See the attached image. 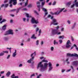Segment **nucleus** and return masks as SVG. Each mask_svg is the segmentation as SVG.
<instances>
[{
	"instance_id": "4468645a",
	"label": "nucleus",
	"mask_w": 78,
	"mask_h": 78,
	"mask_svg": "<svg viewBox=\"0 0 78 78\" xmlns=\"http://www.w3.org/2000/svg\"><path fill=\"white\" fill-rule=\"evenodd\" d=\"M32 39H36V37H35V34H33L31 37Z\"/></svg>"
},
{
	"instance_id": "412c9836",
	"label": "nucleus",
	"mask_w": 78,
	"mask_h": 78,
	"mask_svg": "<svg viewBox=\"0 0 78 78\" xmlns=\"http://www.w3.org/2000/svg\"><path fill=\"white\" fill-rule=\"evenodd\" d=\"M41 62H42H42H45V63H47V62H48V61L47 60H46L45 59H44L42 60Z\"/></svg>"
},
{
	"instance_id": "338daca9",
	"label": "nucleus",
	"mask_w": 78,
	"mask_h": 78,
	"mask_svg": "<svg viewBox=\"0 0 78 78\" xmlns=\"http://www.w3.org/2000/svg\"><path fill=\"white\" fill-rule=\"evenodd\" d=\"M10 23H12V22H13V20H10Z\"/></svg>"
},
{
	"instance_id": "20e7f679",
	"label": "nucleus",
	"mask_w": 78,
	"mask_h": 78,
	"mask_svg": "<svg viewBox=\"0 0 78 78\" xmlns=\"http://www.w3.org/2000/svg\"><path fill=\"white\" fill-rule=\"evenodd\" d=\"M64 9H65V8H63L61 9L60 8H58V10L57 11L55 12V15H59L61 12H62Z\"/></svg>"
},
{
	"instance_id": "774afa93",
	"label": "nucleus",
	"mask_w": 78,
	"mask_h": 78,
	"mask_svg": "<svg viewBox=\"0 0 78 78\" xmlns=\"http://www.w3.org/2000/svg\"><path fill=\"white\" fill-rule=\"evenodd\" d=\"M48 5H51V2H49L48 4Z\"/></svg>"
},
{
	"instance_id": "49530a36",
	"label": "nucleus",
	"mask_w": 78,
	"mask_h": 78,
	"mask_svg": "<svg viewBox=\"0 0 78 78\" xmlns=\"http://www.w3.org/2000/svg\"><path fill=\"white\" fill-rule=\"evenodd\" d=\"M9 58H10V55H8L7 57V59H9Z\"/></svg>"
},
{
	"instance_id": "58836bf2",
	"label": "nucleus",
	"mask_w": 78,
	"mask_h": 78,
	"mask_svg": "<svg viewBox=\"0 0 78 78\" xmlns=\"http://www.w3.org/2000/svg\"><path fill=\"white\" fill-rule=\"evenodd\" d=\"M41 76H42V74H39L37 76V78H40V77H41Z\"/></svg>"
},
{
	"instance_id": "5fc2aeb1",
	"label": "nucleus",
	"mask_w": 78,
	"mask_h": 78,
	"mask_svg": "<svg viewBox=\"0 0 78 78\" xmlns=\"http://www.w3.org/2000/svg\"><path fill=\"white\" fill-rule=\"evenodd\" d=\"M27 5H28V2H26L25 3V6H27Z\"/></svg>"
},
{
	"instance_id": "72a5a7b5",
	"label": "nucleus",
	"mask_w": 78,
	"mask_h": 78,
	"mask_svg": "<svg viewBox=\"0 0 78 78\" xmlns=\"http://www.w3.org/2000/svg\"><path fill=\"white\" fill-rule=\"evenodd\" d=\"M21 9V8H20L19 9H17L16 10V12L17 13H18L19 12V10Z\"/></svg>"
},
{
	"instance_id": "dca6fc26",
	"label": "nucleus",
	"mask_w": 78,
	"mask_h": 78,
	"mask_svg": "<svg viewBox=\"0 0 78 78\" xmlns=\"http://www.w3.org/2000/svg\"><path fill=\"white\" fill-rule=\"evenodd\" d=\"M10 74H11V72L9 71H8L6 74V76L8 77H9V76L10 75Z\"/></svg>"
},
{
	"instance_id": "6e6d98bb",
	"label": "nucleus",
	"mask_w": 78,
	"mask_h": 78,
	"mask_svg": "<svg viewBox=\"0 0 78 78\" xmlns=\"http://www.w3.org/2000/svg\"><path fill=\"white\" fill-rule=\"evenodd\" d=\"M5 73V71H1L0 72L1 74H3Z\"/></svg>"
},
{
	"instance_id": "6e6552de",
	"label": "nucleus",
	"mask_w": 78,
	"mask_h": 78,
	"mask_svg": "<svg viewBox=\"0 0 78 78\" xmlns=\"http://www.w3.org/2000/svg\"><path fill=\"white\" fill-rule=\"evenodd\" d=\"M13 2V5H16L17 4V0H10L9 1V4H11Z\"/></svg>"
},
{
	"instance_id": "a211bd4d",
	"label": "nucleus",
	"mask_w": 78,
	"mask_h": 78,
	"mask_svg": "<svg viewBox=\"0 0 78 78\" xmlns=\"http://www.w3.org/2000/svg\"><path fill=\"white\" fill-rule=\"evenodd\" d=\"M54 45H58V42L55 40L54 41Z\"/></svg>"
},
{
	"instance_id": "864d4df0",
	"label": "nucleus",
	"mask_w": 78,
	"mask_h": 78,
	"mask_svg": "<svg viewBox=\"0 0 78 78\" xmlns=\"http://www.w3.org/2000/svg\"><path fill=\"white\" fill-rule=\"evenodd\" d=\"M44 44V42H43V41H41V45H43V44Z\"/></svg>"
},
{
	"instance_id": "5701e85b",
	"label": "nucleus",
	"mask_w": 78,
	"mask_h": 78,
	"mask_svg": "<svg viewBox=\"0 0 78 78\" xmlns=\"http://www.w3.org/2000/svg\"><path fill=\"white\" fill-rule=\"evenodd\" d=\"M45 1L42 2H41V6L42 7L44 6V5H45Z\"/></svg>"
},
{
	"instance_id": "8fccbe9b",
	"label": "nucleus",
	"mask_w": 78,
	"mask_h": 78,
	"mask_svg": "<svg viewBox=\"0 0 78 78\" xmlns=\"http://www.w3.org/2000/svg\"><path fill=\"white\" fill-rule=\"evenodd\" d=\"M71 70V69H68L66 71V72H70Z\"/></svg>"
},
{
	"instance_id": "c756f323",
	"label": "nucleus",
	"mask_w": 78,
	"mask_h": 78,
	"mask_svg": "<svg viewBox=\"0 0 78 78\" xmlns=\"http://www.w3.org/2000/svg\"><path fill=\"white\" fill-rule=\"evenodd\" d=\"M5 55V54L3 52H1L0 53V56H2Z\"/></svg>"
},
{
	"instance_id": "e433bc0d",
	"label": "nucleus",
	"mask_w": 78,
	"mask_h": 78,
	"mask_svg": "<svg viewBox=\"0 0 78 78\" xmlns=\"http://www.w3.org/2000/svg\"><path fill=\"white\" fill-rule=\"evenodd\" d=\"M59 42L60 44H62V40L61 39L59 40Z\"/></svg>"
},
{
	"instance_id": "7ed1b4c3",
	"label": "nucleus",
	"mask_w": 78,
	"mask_h": 78,
	"mask_svg": "<svg viewBox=\"0 0 78 78\" xmlns=\"http://www.w3.org/2000/svg\"><path fill=\"white\" fill-rule=\"evenodd\" d=\"M48 18H50L51 19H52V22L51 23V25H58V23L57 22V20L56 19H53L54 16H51L50 15H49L48 16Z\"/></svg>"
},
{
	"instance_id": "ea45409f",
	"label": "nucleus",
	"mask_w": 78,
	"mask_h": 78,
	"mask_svg": "<svg viewBox=\"0 0 78 78\" xmlns=\"http://www.w3.org/2000/svg\"><path fill=\"white\" fill-rule=\"evenodd\" d=\"M2 52L4 53H8V51H2Z\"/></svg>"
},
{
	"instance_id": "9d476101",
	"label": "nucleus",
	"mask_w": 78,
	"mask_h": 78,
	"mask_svg": "<svg viewBox=\"0 0 78 78\" xmlns=\"http://www.w3.org/2000/svg\"><path fill=\"white\" fill-rule=\"evenodd\" d=\"M72 65L75 66L76 67L78 66V61H74L72 62Z\"/></svg>"
},
{
	"instance_id": "3c124183",
	"label": "nucleus",
	"mask_w": 78,
	"mask_h": 78,
	"mask_svg": "<svg viewBox=\"0 0 78 78\" xmlns=\"http://www.w3.org/2000/svg\"><path fill=\"white\" fill-rule=\"evenodd\" d=\"M23 66V65H22V64H20L19 66V67H22Z\"/></svg>"
},
{
	"instance_id": "2f4dec72",
	"label": "nucleus",
	"mask_w": 78,
	"mask_h": 78,
	"mask_svg": "<svg viewBox=\"0 0 78 78\" xmlns=\"http://www.w3.org/2000/svg\"><path fill=\"white\" fill-rule=\"evenodd\" d=\"M3 39H4V40H5V41H8V38L7 37H4Z\"/></svg>"
},
{
	"instance_id": "423d86ee",
	"label": "nucleus",
	"mask_w": 78,
	"mask_h": 78,
	"mask_svg": "<svg viewBox=\"0 0 78 78\" xmlns=\"http://www.w3.org/2000/svg\"><path fill=\"white\" fill-rule=\"evenodd\" d=\"M13 30H9L8 31L6 32L4 34V35H7L8 34H13Z\"/></svg>"
},
{
	"instance_id": "a878e982",
	"label": "nucleus",
	"mask_w": 78,
	"mask_h": 78,
	"mask_svg": "<svg viewBox=\"0 0 78 78\" xmlns=\"http://www.w3.org/2000/svg\"><path fill=\"white\" fill-rule=\"evenodd\" d=\"M41 32H42V30H41V29H40L39 31V33L38 34L39 36H41Z\"/></svg>"
},
{
	"instance_id": "1a4fd4ad",
	"label": "nucleus",
	"mask_w": 78,
	"mask_h": 78,
	"mask_svg": "<svg viewBox=\"0 0 78 78\" xmlns=\"http://www.w3.org/2000/svg\"><path fill=\"white\" fill-rule=\"evenodd\" d=\"M41 8L43 11H44V12H45V13L44 15V17H45V16H46L48 14V12H47V10L45 8H43V7H42Z\"/></svg>"
},
{
	"instance_id": "ddd939ff",
	"label": "nucleus",
	"mask_w": 78,
	"mask_h": 78,
	"mask_svg": "<svg viewBox=\"0 0 78 78\" xmlns=\"http://www.w3.org/2000/svg\"><path fill=\"white\" fill-rule=\"evenodd\" d=\"M77 0H75L74 2V3L75 4V5H76V7H78V2H77Z\"/></svg>"
},
{
	"instance_id": "680f3d73",
	"label": "nucleus",
	"mask_w": 78,
	"mask_h": 78,
	"mask_svg": "<svg viewBox=\"0 0 78 78\" xmlns=\"http://www.w3.org/2000/svg\"><path fill=\"white\" fill-rule=\"evenodd\" d=\"M26 20V19H25V18H23V22H25Z\"/></svg>"
},
{
	"instance_id": "7c9ffc66",
	"label": "nucleus",
	"mask_w": 78,
	"mask_h": 78,
	"mask_svg": "<svg viewBox=\"0 0 78 78\" xmlns=\"http://www.w3.org/2000/svg\"><path fill=\"white\" fill-rule=\"evenodd\" d=\"M33 6V5L31 4H30L28 6V8H32V7Z\"/></svg>"
},
{
	"instance_id": "473e14b6",
	"label": "nucleus",
	"mask_w": 78,
	"mask_h": 78,
	"mask_svg": "<svg viewBox=\"0 0 78 78\" xmlns=\"http://www.w3.org/2000/svg\"><path fill=\"white\" fill-rule=\"evenodd\" d=\"M66 44H71V43H70V40H68L67 41V42L66 43Z\"/></svg>"
},
{
	"instance_id": "393cba45",
	"label": "nucleus",
	"mask_w": 78,
	"mask_h": 78,
	"mask_svg": "<svg viewBox=\"0 0 78 78\" xmlns=\"http://www.w3.org/2000/svg\"><path fill=\"white\" fill-rule=\"evenodd\" d=\"M70 67V68L72 69L73 70L72 73H73V72H74V71H75L74 69H73V67L72 66H71Z\"/></svg>"
},
{
	"instance_id": "4d7b16f0",
	"label": "nucleus",
	"mask_w": 78,
	"mask_h": 78,
	"mask_svg": "<svg viewBox=\"0 0 78 78\" xmlns=\"http://www.w3.org/2000/svg\"><path fill=\"white\" fill-rule=\"evenodd\" d=\"M51 14L52 15H55V12L54 13H53V12H51Z\"/></svg>"
},
{
	"instance_id": "4c0bfd02",
	"label": "nucleus",
	"mask_w": 78,
	"mask_h": 78,
	"mask_svg": "<svg viewBox=\"0 0 78 78\" xmlns=\"http://www.w3.org/2000/svg\"><path fill=\"white\" fill-rule=\"evenodd\" d=\"M56 2L54 1L52 4V5L53 6L55 5H56Z\"/></svg>"
},
{
	"instance_id": "a18cd8bd",
	"label": "nucleus",
	"mask_w": 78,
	"mask_h": 78,
	"mask_svg": "<svg viewBox=\"0 0 78 78\" xmlns=\"http://www.w3.org/2000/svg\"><path fill=\"white\" fill-rule=\"evenodd\" d=\"M45 20L46 22H48L49 20L48 19H47V18H45Z\"/></svg>"
},
{
	"instance_id": "aec40b11",
	"label": "nucleus",
	"mask_w": 78,
	"mask_h": 78,
	"mask_svg": "<svg viewBox=\"0 0 78 78\" xmlns=\"http://www.w3.org/2000/svg\"><path fill=\"white\" fill-rule=\"evenodd\" d=\"M33 61V59H32V58H30V60H28L27 62L28 63H31V61Z\"/></svg>"
},
{
	"instance_id": "9b49d317",
	"label": "nucleus",
	"mask_w": 78,
	"mask_h": 78,
	"mask_svg": "<svg viewBox=\"0 0 78 78\" xmlns=\"http://www.w3.org/2000/svg\"><path fill=\"white\" fill-rule=\"evenodd\" d=\"M17 55V51L16 50H15V51L13 52L12 54V57H13V58H16Z\"/></svg>"
},
{
	"instance_id": "0e129e2a",
	"label": "nucleus",
	"mask_w": 78,
	"mask_h": 78,
	"mask_svg": "<svg viewBox=\"0 0 78 78\" xmlns=\"http://www.w3.org/2000/svg\"><path fill=\"white\" fill-rule=\"evenodd\" d=\"M69 61V58H67L66 60V62H67V61Z\"/></svg>"
},
{
	"instance_id": "a19ab883",
	"label": "nucleus",
	"mask_w": 78,
	"mask_h": 78,
	"mask_svg": "<svg viewBox=\"0 0 78 78\" xmlns=\"http://www.w3.org/2000/svg\"><path fill=\"white\" fill-rule=\"evenodd\" d=\"M71 3H72V1H70L69 2L67 3V5H70L71 4Z\"/></svg>"
},
{
	"instance_id": "f8f14e48",
	"label": "nucleus",
	"mask_w": 78,
	"mask_h": 78,
	"mask_svg": "<svg viewBox=\"0 0 78 78\" xmlns=\"http://www.w3.org/2000/svg\"><path fill=\"white\" fill-rule=\"evenodd\" d=\"M36 56V52H34V53H32L31 55V57L32 58L31 59H34V56Z\"/></svg>"
},
{
	"instance_id": "39448f33",
	"label": "nucleus",
	"mask_w": 78,
	"mask_h": 78,
	"mask_svg": "<svg viewBox=\"0 0 78 78\" xmlns=\"http://www.w3.org/2000/svg\"><path fill=\"white\" fill-rule=\"evenodd\" d=\"M31 22L32 23H39V21L38 20H35V18L33 17L32 18V19L31 20Z\"/></svg>"
},
{
	"instance_id": "e2e57ef3",
	"label": "nucleus",
	"mask_w": 78,
	"mask_h": 78,
	"mask_svg": "<svg viewBox=\"0 0 78 78\" xmlns=\"http://www.w3.org/2000/svg\"><path fill=\"white\" fill-rule=\"evenodd\" d=\"M44 57H41L40 58V59H44Z\"/></svg>"
},
{
	"instance_id": "bf43d9fd",
	"label": "nucleus",
	"mask_w": 78,
	"mask_h": 78,
	"mask_svg": "<svg viewBox=\"0 0 78 78\" xmlns=\"http://www.w3.org/2000/svg\"><path fill=\"white\" fill-rule=\"evenodd\" d=\"M30 38H28L27 39V42H30Z\"/></svg>"
},
{
	"instance_id": "4be33fe9",
	"label": "nucleus",
	"mask_w": 78,
	"mask_h": 78,
	"mask_svg": "<svg viewBox=\"0 0 78 78\" xmlns=\"http://www.w3.org/2000/svg\"><path fill=\"white\" fill-rule=\"evenodd\" d=\"M66 48H69V47H70L71 46H70V44H66Z\"/></svg>"
},
{
	"instance_id": "c9c22d12",
	"label": "nucleus",
	"mask_w": 78,
	"mask_h": 78,
	"mask_svg": "<svg viewBox=\"0 0 78 78\" xmlns=\"http://www.w3.org/2000/svg\"><path fill=\"white\" fill-rule=\"evenodd\" d=\"M61 31H64V27H62L61 28Z\"/></svg>"
},
{
	"instance_id": "37998d69",
	"label": "nucleus",
	"mask_w": 78,
	"mask_h": 78,
	"mask_svg": "<svg viewBox=\"0 0 78 78\" xmlns=\"http://www.w3.org/2000/svg\"><path fill=\"white\" fill-rule=\"evenodd\" d=\"M74 6H75V4H73L72 5H71V8H73V7H74Z\"/></svg>"
},
{
	"instance_id": "b1692460",
	"label": "nucleus",
	"mask_w": 78,
	"mask_h": 78,
	"mask_svg": "<svg viewBox=\"0 0 78 78\" xmlns=\"http://www.w3.org/2000/svg\"><path fill=\"white\" fill-rule=\"evenodd\" d=\"M39 44V40H37L36 41V45H38Z\"/></svg>"
},
{
	"instance_id": "bb28decb",
	"label": "nucleus",
	"mask_w": 78,
	"mask_h": 78,
	"mask_svg": "<svg viewBox=\"0 0 78 78\" xmlns=\"http://www.w3.org/2000/svg\"><path fill=\"white\" fill-rule=\"evenodd\" d=\"M34 13H35V14H37L38 16H39V13H38V12H37V11L36 10H34Z\"/></svg>"
},
{
	"instance_id": "f704fd0d",
	"label": "nucleus",
	"mask_w": 78,
	"mask_h": 78,
	"mask_svg": "<svg viewBox=\"0 0 78 78\" xmlns=\"http://www.w3.org/2000/svg\"><path fill=\"white\" fill-rule=\"evenodd\" d=\"M50 49H51V51H53L54 50V47H51Z\"/></svg>"
},
{
	"instance_id": "79ce46f5",
	"label": "nucleus",
	"mask_w": 78,
	"mask_h": 78,
	"mask_svg": "<svg viewBox=\"0 0 78 78\" xmlns=\"http://www.w3.org/2000/svg\"><path fill=\"white\" fill-rule=\"evenodd\" d=\"M39 28H38V27H37L36 28V32H37V31H39Z\"/></svg>"
},
{
	"instance_id": "c85d7f7f",
	"label": "nucleus",
	"mask_w": 78,
	"mask_h": 78,
	"mask_svg": "<svg viewBox=\"0 0 78 78\" xmlns=\"http://www.w3.org/2000/svg\"><path fill=\"white\" fill-rule=\"evenodd\" d=\"M26 16L27 18H29V17H31V16H29V14L28 13H26Z\"/></svg>"
},
{
	"instance_id": "c03bdc74",
	"label": "nucleus",
	"mask_w": 78,
	"mask_h": 78,
	"mask_svg": "<svg viewBox=\"0 0 78 78\" xmlns=\"http://www.w3.org/2000/svg\"><path fill=\"white\" fill-rule=\"evenodd\" d=\"M8 4H6L4 5V7H5V8H6L8 7Z\"/></svg>"
},
{
	"instance_id": "de8ad7c7",
	"label": "nucleus",
	"mask_w": 78,
	"mask_h": 78,
	"mask_svg": "<svg viewBox=\"0 0 78 78\" xmlns=\"http://www.w3.org/2000/svg\"><path fill=\"white\" fill-rule=\"evenodd\" d=\"M67 23H68V24H70L71 23H70V21L69 20H68L67 21Z\"/></svg>"
},
{
	"instance_id": "2eb2a0df",
	"label": "nucleus",
	"mask_w": 78,
	"mask_h": 78,
	"mask_svg": "<svg viewBox=\"0 0 78 78\" xmlns=\"http://www.w3.org/2000/svg\"><path fill=\"white\" fill-rule=\"evenodd\" d=\"M6 25H4L2 28V30H6Z\"/></svg>"
},
{
	"instance_id": "cd10ccee",
	"label": "nucleus",
	"mask_w": 78,
	"mask_h": 78,
	"mask_svg": "<svg viewBox=\"0 0 78 78\" xmlns=\"http://www.w3.org/2000/svg\"><path fill=\"white\" fill-rule=\"evenodd\" d=\"M6 20L5 19H4L3 20L1 21L0 22V23H3V22H6Z\"/></svg>"
},
{
	"instance_id": "6ab92c4d",
	"label": "nucleus",
	"mask_w": 78,
	"mask_h": 78,
	"mask_svg": "<svg viewBox=\"0 0 78 78\" xmlns=\"http://www.w3.org/2000/svg\"><path fill=\"white\" fill-rule=\"evenodd\" d=\"M58 38L59 39H63L64 38V36L62 35V36H59L58 37Z\"/></svg>"
},
{
	"instance_id": "f3484780",
	"label": "nucleus",
	"mask_w": 78,
	"mask_h": 78,
	"mask_svg": "<svg viewBox=\"0 0 78 78\" xmlns=\"http://www.w3.org/2000/svg\"><path fill=\"white\" fill-rule=\"evenodd\" d=\"M37 7L38 8H40V6H41V5H40V2H37Z\"/></svg>"
},
{
	"instance_id": "09e8293b",
	"label": "nucleus",
	"mask_w": 78,
	"mask_h": 78,
	"mask_svg": "<svg viewBox=\"0 0 78 78\" xmlns=\"http://www.w3.org/2000/svg\"><path fill=\"white\" fill-rule=\"evenodd\" d=\"M35 76V75H34V74L31 75L30 78H32L33 77V76Z\"/></svg>"
},
{
	"instance_id": "f03ea898",
	"label": "nucleus",
	"mask_w": 78,
	"mask_h": 78,
	"mask_svg": "<svg viewBox=\"0 0 78 78\" xmlns=\"http://www.w3.org/2000/svg\"><path fill=\"white\" fill-rule=\"evenodd\" d=\"M59 26H58L56 27H54V29H52V31L51 32V36L53 35H55V34H57V35H60L61 34V32H58V30H59Z\"/></svg>"
},
{
	"instance_id": "0eeeda50",
	"label": "nucleus",
	"mask_w": 78,
	"mask_h": 78,
	"mask_svg": "<svg viewBox=\"0 0 78 78\" xmlns=\"http://www.w3.org/2000/svg\"><path fill=\"white\" fill-rule=\"evenodd\" d=\"M67 56H76V57H77L78 58V55L76 53H74L71 54L70 53H67Z\"/></svg>"
},
{
	"instance_id": "052dcab7",
	"label": "nucleus",
	"mask_w": 78,
	"mask_h": 78,
	"mask_svg": "<svg viewBox=\"0 0 78 78\" xmlns=\"http://www.w3.org/2000/svg\"><path fill=\"white\" fill-rule=\"evenodd\" d=\"M71 40L72 41H74V39H73V37H71Z\"/></svg>"
},
{
	"instance_id": "13d9d810",
	"label": "nucleus",
	"mask_w": 78,
	"mask_h": 78,
	"mask_svg": "<svg viewBox=\"0 0 78 78\" xmlns=\"http://www.w3.org/2000/svg\"><path fill=\"white\" fill-rule=\"evenodd\" d=\"M23 4V3H22V2H21V3H19V4H18V5H22V4Z\"/></svg>"
},
{
	"instance_id": "603ef678",
	"label": "nucleus",
	"mask_w": 78,
	"mask_h": 78,
	"mask_svg": "<svg viewBox=\"0 0 78 78\" xmlns=\"http://www.w3.org/2000/svg\"><path fill=\"white\" fill-rule=\"evenodd\" d=\"M65 71H66V70H65V69H62V73H64V72H65Z\"/></svg>"
},
{
	"instance_id": "f257e3e1",
	"label": "nucleus",
	"mask_w": 78,
	"mask_h": 78,
	"mask_svg": "<svg viewBox=\"0 0 78 78\" xmlns=\"http://www.w3.org/2000/svg\"><path fill=\"white\" fill-rule=\"evenodd\" d=\"M48 66L49 67V71H51L53 69L52 63L51 62H49L48 64L47 63H44L43 65L42 64V62H40L38 65L37 68L40 67V71L44 72L47 70Z\"/></svg>"
},
{
	"instance_id": "69168bd1",
	"label": "nucleus",
	"mask_w": 78,
	"mask_h": 78,
	"mask_svg": "<svg viewBox=\"0 0 78 78\" xmlns=\"http://www.w3.org/2000/svg\"><path fill=\"white\" fill-rule=\"evenodd\" d=\"M2 20V16H0V21H1V20Z\"/></svg>"
}]
</instances>
